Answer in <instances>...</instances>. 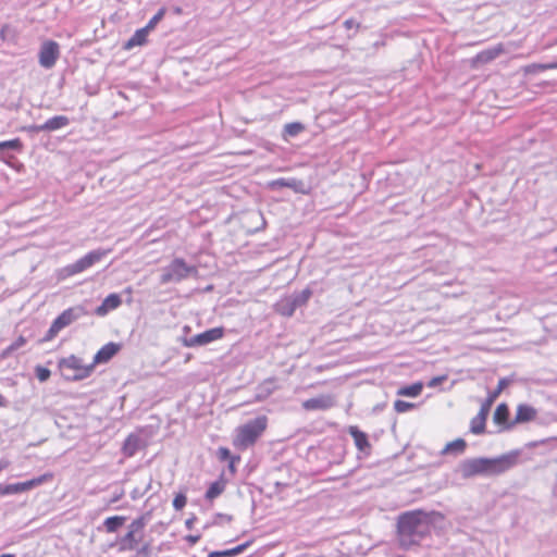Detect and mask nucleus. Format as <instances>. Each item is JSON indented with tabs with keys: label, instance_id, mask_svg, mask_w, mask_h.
Instances as JSON below:
<instances>
[{
	"label": "nucleus",
	"instance_id": "nucleus-1",
	"mask_svg": "<svg viewBox=\"0 0 557 557\" xmlns=\"http://www.w3.org/2000/svg\"><path fill=\"white\" fill-rule=\"evenodd\" d=\"M435 512L411 510L403 512L397 519V540L404 549L418 546L430 533Z\"/></svg>",
	"mask_w": 557,
	"mask_h": 557
},
{
	"label": "nucleus",
	"instance_id": "nucleus-2",
	"mask_svg": "<svg viewBox=\"0 0 557 557\" xmlns=\"http://www.w3.org/2000/svg\"><path fill=\"white\" fill-rule=\"evenodd\" d=\"M519 451H510L496 458H470L461 461L459 469L463 479L475 475L500 474L511 469L518 461Z\"/></svg>",
	"mask_w": 557,
	"mask_h": 557
},
{
	"label": "nucleus",
	"instance_id": "nucleus-3",
	"mask_svg": "<svg viewBox=\"0 0 557 557\" xmlns=\"http://www.w3.org/2000/svg\"><path fill=\"white\" fill-rule=\"evenodd\" d=\"M268 419L265 416H259L249 420L236 430V436L233 440L234 446L246 449L252 446L267 429Z\"/></svg>",
	"mask_w": 557,
	"mask_h": 557
},
{
	"label": "nucleus",
	"instance_id": "nucleus-4",
	"mask_svg": "<svg viewBox=\"0 0 557 557\" xmlns=\"http://www.w3.org/2000/svg\"><path fill=\"white\" fill-rule=\"evenodd\" d=\"M62 376L67 381H81L88 377L94 371V364H84L75 355L62 358L58 362Z\"/></svg>",
	"mask_w": 557,
	"mask_h": 557
},
{
	"label": "nucleus",
	"instance_id": "nucleus-5",
	"mask_svg": "<svg viewBox=\"0 0 557 557\" xmlns=\"http://www.w3.org/2000/svg\"><path fill=\"white\" fill-rule=\"evenodd\" d=\"M198 269L195 265H188L184 259L175 258L168 267L162 270L160 276L161 284L178 283L188 276H197Z\"/></svg>",
	"mask_w": 557,
	"mask_h": 557
},
{
	"label": "nucleus",
	"instance_id": "nucleus-6",
	"mask_svg": "<svg viewBox=\"0 0 557 557\" xmlns=\"http://www.w3.org/2000/svg\"><path fill=\"white\" fill-rule=\"evenodd\" d=\"M110 250L106 249H95L89 251L87 255L75 261L74 263H71L66 265L63 269V272L67 275H75L78 273H82L86 271L87 269L91 268L97 262L101 261L109 252Z\"/></svg>",
	"mask_w": 557,
	"mask_h": 557
},
{
	"label": "nucleus",
	"instance_id": "nucleus-7",
	"mask_svg": "<svg viewBox=\"0 0 557 557\" xmlns=\"http://www.w3.org/2000/svg\"><path fill=\"white\" fill-rule=\"evenodd\" d=\"M52 479L51 473H45L32 480L25 482H16L11 484H0V496L21 494L26 491H29L36 486L41 485L42 483Z\"/></svg>",
	"mask_w": 557,
	"mask_h": 557
},
{
	"label": "nucleus",
	"instance_id": "nucleus-8",
	"mask_svg": "<svg viewBox=\"0 0 557 557\" xmlns=\"http://www.w3.org/2000/svg\"><path fill=\"white\" fill-rule=\"evenodd\" d=\"M224 336V327H213L202 333L196 334L189 338L183 339L185 347H200L215 342Z\"/></svg>",
	"mask_w": 557,
	"mask_h": 557
},
{
	"label": "nucleus",
	"instance_id": "nucleus-9",
	"mask_svg": "<svg viewBox=\"0 0 557 557\" xmlns=\"http://www.w3.org/2000/svg\"><path fill=\"white\" fill-rule=\"evenodd\" d=\"M60 57V47L58 42L53 40L45 41L39 50L38 58L39 64L44 69H51L54 66L57 60Z\"/></svg>",
	"mask_w": 557,
	"mask_h": 557
},
{
	"label": "nucleus",
	"instance_id": "nucleus-10",
	"mask_svg": "<svg viewBox=\"0 0 557 557\" xmlns=\"http://www.w3.org/2000/svg\"><path fill=\"white\" fill-rule=\"evenodd\" d=\"M89 311L84 305H77L65 309L53 321L63 330L64 327L77 321L82 317L87 315Z\"/></svg>",
	"mask_w": 557,
	"mask_h": 557
},
{
	"label": "nucleus",
	"instance_id": "nucleus-11",
	"mask_svg": "<svg viewBox=\"0 0 557 557\" xmlns=\"http://www.w3.org/2000/svg\"><path fill=\"white\" fill-rule=\"evenodd\" d=\"M24 149V145L20 138L0 141V161L10 164L11 160L14 159L12 152L21 153Z\"/></svg>",
	"mask_w": 557,
	"mask_h": 557
},
{
	"label": "nucleus",
	"instance_id": "nucleus-12",
	"mask_svg": "<svg viewBox=\"0 0 557 557\" xmlns=\"http://www.w3.org/2000/svg\"><path fill=\"white\" fill-rule=\"evenodd\" d=\"M122 348V345L119 343L110 342L103 345L95 355L94 361L91 364L94 367L96 364L107 363L109 362Z\"/></svg>",
	"mask_w": 557,
	"mask_h": 557
},
{
	"label": "nucleus",
	"instance_id": "nucleus-13",
	"mask_svg": "<svg viewBox=\"0 0 557 557\" xmlns=\"http://www.w3.org/2000/svg\"><path fill=\"white\" fill-rule=\"evenodd\" d=\"M335 405L334 397L331 395H320L309 398L302 403V408L308 411L327 410Z\"/></svg>",
	"mask_w": 557,
	"mask_h": 557
},
{
	"label": "nucleus",
	"instance_id": "nucleus-14",
	"mask_svg": "<svg viewBox=\"0 0 557 557\" xmlns=\"http://www.w3.org/2000/svg\"><path fill=\"white\" fill-rule=\"evenodd\" d=\"M537 411L534 407L520 404L517 407L515 420L510 424L506 425V430H510L515 424L530 422L535 419Z\"/></svg>",
	"mask_w": 557,
	"mask_h": 557
},
{
	"label": "nucleus",
	"instance_id": "nucleus-15",
	"mask_svg": "<svg viewBox=\"0 0 557 557\" xmlns=\"http://www.w3.org/2000/svg\"><path fill=\"white\" fill-rule=\"evenodd\" d=\"M122 304V299H121V296L119 294H115V293H112V294H109L104 299L103 301L101 302L100 306H98L94 313L98 317H104L107 315L110 311L112 310H115L116 308H119Z\"/></svg>",
	"mask_w": 557,
	"mask_h": 557
},
{
	"label": "nucleus",
	"instance_id": "nucleus-16",
	"mask_svg": "<svg viewBox=\"0 0 557 557\" xmlns=\"http://www.w3.org/2000/svg\"><path fill=\"white\" fill-rule=\"evenodd\" d=\"M302 186H304L302 181L294 178V177H292V178L281 177V178L271 181L269 183V187L272 190H277L281 188H290L295 191H302Z\"/></svg>",
	"mask_w": 557,
	"mask_h": 557
},
{
	"label": "nucleus",
	"instance_id": "nucleus-17",
	"mask_svg": "<svg viewBox=\"0 0 557 557\" xmlns=\"http://www.w3.org/2000/svg\"><path fill=\"white\" fill-rule=\"evenodd\" d=\"M348 433L354 438L358 450L363 453H368L370 450L371 445L369 443L367 433L362 432L358 426L355 425L349 426Z\"/></svg>",
	"mask_w": 557,
	"mask_h": 557
},
{
	"label": "nucleus",
	"instance_id": "nucleus-18",
	"mask_svg": "<svg viewBox=\"0 0 557 557\" xmlns=\"http://www.w3.org/2000/svg\"><path fill=\"white\" fill-rule=\"evenodd\" d=\"M486 409L480 408L478 414L470 422V432L476 435L485 432V423L487 419Z\"/></svg>",
	"mask_w": 557,
	"mask_h": 557
},
{
	"label": "nucleus",
	"instance_id": "nucleus-19",
	"mask_svg": "<svg viewBox=\"0 0 557 557\" xmlns=\"http://www.w3.org/2000/svg\"><path fill=\"white\" fill-rule=\"evenodd\" d=\"M70 124V119L65 115H55L51 119L47 120L44 124H41V128L45 132H54L66 127Z\"/></svg>",
	"mask_w": 557,
	"mask_h": 557
},
{
	"label": "nucleus",
	"instance_id": "nucleus-20",
	"mask_svg": "<svg viewBox=\"0 0 557 557\" xmlns=\"http://www.w3.org/2000/svg\"><path fill=\"white\" fill-rule=\"evenodd\" d=\"M141 445V438L136 434H129L124 441L122 451L126 457H133Z\"/></svg>",
	"mask_w": 557,
	"mask_h": 557
},
{
	"label": "nucleus",
	"instance_id": "nucleus-21",
	"mask_svg": "<svg viewBox=\"0 0 557 557\" xmlns=\"http://www.w3.org/2000/svg\"><path fill=\"white\" fill-rule=\"evenodd\" d=\"M297 307L290 296L284 297L275 304V311L283 317H292Z\"/></svg>",
	"mask_w": 557,
	"mask_h": 557
},
{
	"label": "nucleus",
	"instance_id": "nucleus-22",
	"mask_svg": "<svg viewBox=\"0 0 557 557\" xmlns=\"http://www.w3.org/2000/svg\"><path fill=\"white\" fill-rule=\"evenodd\" d=\"M509 414V407L505 403L499 404L494 411L493 421L498 425H503V429L506 430V425L511 423Z\"/></svg>",
	"mask_w": 557,
	"mask_h": 557
},
{
	"label": "nucleus",
	"instance_id": "nucleus-23",
	"mask_svg": "<svg viewBox=\"0 0 557 557\" xmlns=\"http://www.w3.org/2000/svg\"><path fill=\"white\" fill-rule=\"evenodd\" d=\"M251 541H247L240 545H237L233 548H230V549H224V550H214V552H211L209 553V555L207 557H235L242 553H244L246 550L247 547H249L251 545Z\"/></svg>",
	"mask_w": 557,
	"mask_h": 557
},
{
	"label": "nucleus",
	"instance_id": "nucleus-24",
	"mask_svg": "<svg viewBox=\"0 0 557 557\" xmlns=\"http://www.w3.org/2000/svg\"><path fill=\"white\" fill-rule=\"evenodd\" d=\"M149 32L143 27L137 29L134 35L124 44V49L129 50L136 46H143L147 41Z\"/></svg>",
	"mask_w": 557,
	"mask_h": 557
},
{
	"label": "nucleus",
	"instance_id": "nucleus-25",
	"mask_svg": "<svg viewBox=\"0 0 557 557\" xmlns=\"http://www.w3.org/2000/svg\"><path fill=\"white\" fill-rule=\"evenodd\" d=\"M225 486L226 481L221 476L218 481L210 484L205 495L206 499L212 500L216 498L224 492Z\"/></svg>",
	"mask_w": 557,
	"mask_h": 557
},
{
	"label": "nucleus",
	"instance_id": "nucleus-26",
	"mask_svg": "<svg viewBox=\"0 0 557 557\" xmlns=\"http://www.w3.org/2000/svg\"><path fill=\"white\" fill-rule=\"evenodd\" d=\"M305 125L300 122H292L284 125L282 136L285 140L297 137L305 131Z\"/></svg>",
	"mask_w": 557,
	"mask_h": 557
},
{
	"label": "nucleus",
	"instance_id": "nucleus-27",
	"mask_svg": "<svg viewBox=\"0 0 557 557\" xmlns=\"http://www.w3.org/2000/svg\"><path fill=\"white\" fill-rule=\"evenodd\" d=\"M467 447V443L463 438H457L453 442L447 443L441 450V455L448 454H462Z\"/></svg>",
	"mask_w": 557,
	"mask_h": 557
},
{
	"label": "nucleus",
	"instance_id": "nucleus-28",
	"mask_svg": "<svg viewBox=\"0 0 557 557\" xmlns=\"http://www.w3.org/2000/svg\"><path fill=\"white\" fill-rule=\"evenodd\" d=\"M423 389V383L422 382H414L410 385H405L398 388L397 395L398 396H405V397H418Z\"/></svg>",
	"mask_w": 557,
	"mask_h": 557
},
{
	"label": "nucleus",
	"instance_id": "nucleus-29",
	"mask_svg": "<svg viewBox=\"0 0 557 557\" xmlns=\"http://www.w3.org/2000/svg\"><path fill=\"white\" fill-rule=\"evenodd\" d=\"M126 518L122 516H112L104 520L103 524L108 532H116L125 522Z\"/></svg>",
	"mask_w": 557,
	"mask_h": 557
},
{
	"label": "nucleus",
	"instance_id": "nucleus-30",
	"mask_svg": "<svg viewBox=\"0 0 557 557\" xmlns=\"http://www.w3.org/2000/svg\"><path fill=\"white\" fill-rule=\"evenodd\" d=\"M289 296L293 299V301L295 302L296 307L299 308V307L305 306L308 302V300L312 296V290L309 287H307V288L302 289L301 292L294 293Z\"/></svg>",
	"mask_w": 557,
	"mask_h": 557
},
{
	"label": "nucleus",
	"instance_id": "nucleus-31",
	"mask_svg": "<svg viewBox=\"0 0 557 557\" xmlns=\"http://www.w3.org/2000/svg\"><path fill=\"white\" fill-rule=\"evenodd\" d=\"M139 543V539L136 537V534L132 532H127L120 541L121 549L133 550L136 549Z\"/></svg>",
	"mask_w": 557,
	"mask_h": 557
},
{
	"label": "nucleus",
	"instance_id": "nucleus-32",
	"mask_svg": "<svg viewBox=\"0 0 557 557\" xmlns=\"http://www.w3.org/2000/svg\"><path fill=\"white\" fill-rule=\"evenodd\" d=\"M502 52V48H492L484 51H481L476 54V61L480 63H488L496 59Z\"/></svg>",
	"mask_w": 557,
	"mask_h": 557
},
{
	"label": "nucleus",
	"instance_id": "nucleus-33",
	"mask_svg": "<svg viewBox=\"0 0 557 557\" xmlns=\"http://www.w3.org/2000/svg\"><path fill=\"white\" fill-rule=\"evenodd\" d=\"M61 330L62 329L54 321H52L46 335L39 339V343L41 344V343H46V342L53 339Z\"/></svg>",
	"mask_w": 557,
	"mask_h": 557
},
{
	"label": "nucleus",
	"instance_id": "nucleus-34",
	"mask_svg": "<svg viewBox=\"0 0 557 557\" xmlns=\"http://www.w3.org/2000/svg\"><path fill=\"white\" fill-rule=\"evenodd\" d=\"M164 14H165V9L164 8L159 9V11L150 18V21L145 26V28L148 32L152 30L156 27V25L163 18Z\"/></svg>",
	"mask_w": 557,
	"mask_h": 557
},
{
	"label": "nucleus",
	"instance_id": "nucleus-35",
	"mask_svg": "<svg viewBox=\"0 0 557 557\" xmlns=\"http://www.w3.org/2000/svg\"><path fill=\"white\" fill-rule=\"evenodd\" d=\"M414 407H416L414 404L408 403V401H405V400H401V399H397L394 403V409L398 413L407 412V411L413 409Z\"/></svg>",
	"mask_w": 557,
	"mask_h": 557
},
{
	"label": "nucleus",
	"instance_id": "nucleus-36",
	"mask_svg": "<svg viewBox=\"0 0 557 557\" xmlns=\"http://www.w3.org/2000/svg\"><path fill=\"white\" fill-rule=\"evenodd\" d=\"M146 525V520L144 517H139L137 519H135L129 525H128V532H132L133 534H137L139 533L140 531H143V529L145 528Z\"/></svg>",
	"mask_w": 557,
	"mask_h": 557
},
{
	"label": "nucleus",
	"instance_id": "nucleus-37",
	"mask_svg": "<svg viewBox=\"0 0 557 557\" xmlns=\"http://www.w3.org/2000/svg\"><path fill=\"white\" fill-rule=\"evenodd\" d=\"M35 374L39 382H46L49 380L51 371L46 367L37 366L35 368Z\"/></svg>",
	"mask_w": 557,
	"mask_h": 557
},
{
	"label": "nucleus",
	"instance_id": "nucleus-38",
	"mask_svg": "<svg viewBox=\"0 0 557 557\" xmlns=\"http://www.w3.org/2000/svg\"><path fill=\"white\" fill-rule=\"evenodd\" d=\"M216 457L220 461H230L232 458L236 456L232 455L231 450L227 447H219L216 450Z\"/></svg>",
	"mask_w": 557,
	"mask_h": 557
},
{
	"label": "nucleus",
	"instance_id": "nucleus-39",
	"mask_svg": "<svg viewBox=\"0 0 557 557\" xmlns=\"http://www.w3.org/2000/svg\"><path fill=\"white\" fill-rule=\"evenodd\" d=\"M186 503H187L186 495L183 493H178L175 495V497L173 499V507L176 510H182L186 506Z\"/></svg>",
	"mask_w": 557,
	"mask_h": 557
},
{
	"label": "nucleus",
	"instance_id": "nucleus-40",
	"mask_svg": "<svg viewBox=\"0 0 557 557\" xmlns=\"http://www.w3.org/2000/svg\"><path fill=\"white\" fill-rule=\"evenodd\" d=\"M511 383V380L508 377H502L498 381L497 388L494 391V397H498L499 394Z\"/></svg>",
	"mask_w": 557,
	"mask_h": 557
},
{
	"label": "nucleus",
	"instance_id": "nucleus-41",
	"mask_svg": "<svg viewBox=\"0 0 557 557\" xmlns=\"http://www.w3.org/2000/svg\"><path fill=\"white\" fill-rule=\"evenodd\" d=\"M20 131L21 132H26L28 134H35V133H39V132H44L42 128H41V125H26V126H22L20 127Z\"/></svg>",
	"mask_w": 557,
	"mask_h": 557
},
{
	"label": "nucleus",
	"instance_id": "nucleus-42",
	"mask_svg": "<svg viewBox=\"0 0 557 557\" xmlns=\"http://www.w3.org/2000/svg\"><path fill=\"white\" fill-rule=\"evenodd\" d=\"M544 66H545V63H534L527 67V72L528 73L543 72V71H546V67H544Z\"/></svg>",
	"mask_w": 557,
	"mask_h": 557
},
{
	"label": "nucleus",
	"instance_id": "nucleus-43",
	"mask_svg": "<svg viewBox=\"0 0 557 557\" xmlns=\"http://www.w3.org/2000/svg\"><path fill=\"white\" fill-rule=\"evenodd\" d=\"M270 383H264L263 385L259 386L258 388V398H265L271 394V388L268 387Z\"/></svg>",
	"mask_w": 557,
	"mask_h": 557
},
{
	"label": "nucleus",
	"instance_id": "nucleus-44",
	"mask_svg": "<svg viewBox=\"0 0 557 557\" xmlns=\"http://www.w3.org/2000/svg\"><path fill=\"white\" fill-rule=\"evenodd\" d=\"M150 553L151 548L149 543L144 544L140 548L137 549L138 557H148L150 556Z\"/></svg>",
	"mask_w": 557,
	"mask_h": 557
},
{
	"label": "nucleus",
	"instance_id": "nucleus-45",
	"mask_svg": "<svg viewBox=\"0 0 557 557\" xmlns=\"http://www.w3.org/2000/svg\"><path fill=\"white\" fill-rule=\"evenodd\" d=\"M27 339L23 336V335H20L12 344H11V349H20L21 347H23L25 344H26Z\"/></svg>",
	"mask_w": 557,
	"mask_h": 557
},
{
	"label": "nucleus",
	"instance_id": "nucleus-46",
	"mask_svg": "<svg viewBox=\"0 0 557 557\" xmlns=\"http://www.w3.org/2000/svg\"><path fill=\"white\" fill-rule=\"evenodd\" d=\"M497 397H494V392H492L487 399L482 404L481 408L486 409V414H488L492 404L495 401Z\"/></svg>",
	"mask_w": 557,
	"mask_h": 557
},
{
	"label": "nucleus",
	"instance_id": "nucleus-47",
	"mask_svg": "<svg viewBox=\"0 0 557 557\" xmlns=\"http://www.w3.org/2000/svg\"><path fill=\"white\" fill-rule=\"evenodd\" d=\"M145 494H146V491H143V490L138 488V487H135L131 492V497H132V499L136 500V499H139L140 497H143Z\"/></svg>",
	"mask_w": 557,
	"mask_h": 557
},
{
	"label": "nucleus",
	"instance_id": "nucleus-48",
	"mask_svg": "<svg viewBox=\"0 0 557 557\" xmlns=\"http://www.w3.org/2000/svg\"><path fill=\"white\" fill-rule=\"evenodd\" d=\"M445 379H446L445 376H435L430 380V382L428 383V386L435 387V386L440 385Z\"/></svg>",
	"mask_w": 557,
	"mask_h": 557
},
{
	"label": "nucleus",
	"instance_id": "nucleus-49",
	"mask_svg": "<svg viewBox=\"0 0 557 557\" xmlns=\"http://www.w3.org/2000/svg\"><path fill=\"white\" fill-rule=\"evenodd\" d=\"M240 461V457L236 456L235 458H232V460L228 461V470L232 474L236 472L235 465Z\"/></svg>",
	"mask_w": 557,
	"mask_h": 557
},
{
	"label": "nucleus",
	"instance_id": "nucleus-50",
	"mask_svg": "<svg viewBox=\"0 0 557 557\" xmlns=\"http://www.w3.org/2000/svg\"><path fill=\"white\" fill-rule=\"evenodd\" d=\"M344 26L347 28V29H351L354 27H359V23H357L355 20L352 18H349V20H346L344 22Z\"/></svg>",
	"mask_w": 557,
	"mask_h": 557
},
{
	"label": "nucleus",
	"instance_id": "nucleus-51",
	"mask_svg": "<svg viewBox=\"0 0 557 557\" xmlns=\"http://www.w3.org/2000/svg\"><path fill=\"white\" fill-rule=\"evenodd\" d=\"M123 495H124L123 490L115 492L109 503L114 504V503L119 502L123 497Z\"/></svg>",
	"mask_w": 557,
	"mask_h": 557
},
{
	"label": "nucleus",
	"instance_id": "nucleus-52",
	"mask_svg": "<svg viewBox=\"0 0 557 557\" xmlns=\"http://www.w3.org/2000/svg\"><path fill=\"white\" fill-rule=\"evenodd\" d=\"M15 351V349H11V345H9L5 349L2 350L1 352V357L2 358H8L10 357L13 352Z\"/></svg>",
	"mask_w": 557,
	"mask_h": 557
},
{
	"label": "nucleus",
	"instance_id": "nucleus-53",
	"mask_svg": "<svg viewBox=\"0 0 557 557\" xmlns=\"http://www.w3.org/2000/svg\"><path fill=\"white\" fill-rule=\"evenodd\" d=\"M197 520V517L193 516L190 518H188L186 521H185V527L188 529V530H191L193 527H194V523L196 522Z\"/></svg>",
	"mask_w": 557,
	"mask_h": 557
},
{
	"label": "nucleus",
	"instance_id": "nucleus-54",
	"mask_svg": "<svg viewBox=\"0 0 557 557\" xmlns=\"http://www.w3.org/2000/svg\"><path fill=\"white\" fill-rule=\"evenodd\" d=\"M200 537L201 536L199 534L198 535H187L186 541L189 542L191 545H194L199 542Z\"/></svg>",
	"mask_w": 557,
	"mask_h": 557
},
{
	"label": "nucleus",
	"instance_id": "nucleus-55",
	"mask_svg": "<svg viewBox=\"0 0 557 557\" xmlns=\"http://www.w3.org/2000/svg\"><path fill=\"white\" fill-rule=\"evenodd\" d=\"M215 519H222L226 520L227 522H231L233 520V517L226 513H216Z\"/></svg>",
	"mask_w": 557,
	"mask_h": 557
},
{
	"label": "nucleus",
	"instance_id": "nucleus-56",
	"mask_svg": "<svg viewBox=\"0 0 557 557\" xmlns=\"http://www.w3.org/2000/svg\"><path fill=\"white\" fill-rule=\"evenodd\" d=\"M10 466V461L8 459H0V472L7 469Z\"/></svg>",
	"mask_w": 557,
	"mask_h": 557
},
{
	"label": "nucleus",
	"instance_id": "nucleus-57",
	"mask_svg": "<svg viewBox=\"0 0 557 557\" xmlns=\"http://www.w3.org/2000/svg\"><path fill=\"white\" fill-rule=\"evenodd\" d=\"M546 70H554V69H557V62H549V63H545V66Z\"/></svg>",
	"mask_w": 557,
	"mask_h": 557
},
{
	"label": "nucleus",
	"instance_id": "nucleus-58",
	"mask_svg": "<svg viewBox=\"0 0 557 557\" xmlns=\"http://www.w3.org/2000/svg\"><path fill=\"white\" fill-rule=\"evenodd\" d=\"M9 28L8 25H4L2 26L1 30H0V37L4 40L5 39V32L7 29Z\"/></svg>",
	"mask_w": 557,
	"mask_h": 557
},
{
	"label": "nucleus",
	"instance_id": "nucleus-59",
	"mask_svg": "<svg viewBox=\"0 0 557 557\" xmlns=\"http://www.w3.org/2000/svg\"><path fill=\"white\" fill-rule=\"evenodd\" d=\"M8 400L3 397L2 394H0V407H7Z\"/></svg>",
	"mask_w": 557,
	"mask_h": 557
},
{
	"label": "nucleus",
	"instance_id": "nucleus-60",
	"mask_svg": "<svg viewBox=\"0 0 557 557\" xmlns=\"http://www.w3.org/2000/svg\"><path fill=\"white\" fill-rule=\"evenodd\" d=\"M258 218L261 220V222H262L261 228H263L265 226V220L261 213H258Z\"/></svg>",
	"mask_w": 557,
	"mask_h": 557
},
{
	"label": "nucleus",
	"instance_id": "nucleus-61",
	"mask_svg": "<svg viewBox=\"0 0 557 557\" xmlns=\"http://www.w3.org/2000/svg\"><path fill=\"white\" fill-rule=\"evenodd\" d=\"M151 484H152V480L150 479L148 484L146 485V487L143 491H146V493H147L151 488Z\"/></svg>",
	"mask_w": 557,
	"mask_h": 557
},
{
	"label": "nucleus",
	"instance_id": "nucleus-62",
	"mask_svg": "<svg viewBox=\"0 0 557 557\" xmlns=\"http://www.w3.org/2000/svg\"><path fill=\"white\" fill-rule=\"evenodd\" d=\"M0 557H15L14 554H2L0 555Z\"/></svg>",
	"mask_w": 557,
	"mask_h": 557
},
{
	"label": "nucleus",
	"instance_id": "nucleus-63",
	"mask_svg": "<svg viewBox=\"0 0 557 557\" xmlns=\"http://www.w3.org/2000/svg\"><path fill=\"white\" fill-rule=\"evenodd\" d=\"M555 252L557 253V247L555 248Z\"/></svg>",
	"mask_w": 557,
	"mask_h": 557
}]
</instances>
